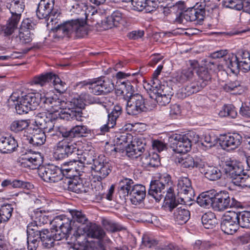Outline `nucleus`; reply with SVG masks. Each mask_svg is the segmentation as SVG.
<instances>
[{
    "label": "nucleus",
    "instance_id": "nucleus-19",
    "mask_svg": "<svg viewBox=\"0 0 250 250\" xmlns=\"http://www.w3.org/2000/svg\"><path fill=\"white\" fill-rule=\"evenodd\" d=\"M40 177L45 182L56 183L62 179L60 168L54 165L41 166L38 170Z\"/></svg>",
    "mask_w": 250,
    "mask_h": 250
},
{
    "label": "nucleus",
    "instance_id": "nucleus-31",
    "mask_svg": "<svg viewBox=\"0 0 250 250\" xmlns=\"http://www.w3.org/2000/svg\"><path fill=\"white\" fill-rule=\"evenodd\" d=\"M222 5L235 10H243L244 12L250 14V2H242V0H223Z\"/></svg>",
    "mask_w": 250,
    "mask_h": 250
},
{
    "label": "nucleus",
    "instance_id": "nucleus-35",
    "mask_svg": "<svg viewBox=\"0 0 250 250\" xmlns=\"http://www.w3.org/2000/svg\"><path fill=\"white\" fill-rule=\"evenodd\" d=\"M36 229H32L31 226H27V243L28 250H36L39 246L40 237L38 235Z\"/></svg>",
    "mask_w": 250,
    "mask_h": 250
},
{
    "label": "nucleus",
    "instance_id": "nucleus-52",
    "mask_svg": "<svg viewBox=\"0 0 250 250\" xmlns=\"http://www.w3.org/2000/svg\"><path fill=\"white\" fill-rule=\"evenodd\" d=\"M69 212L74 222H77L82 224H86V225L89 223L85 215L81 211L73 209L70 210Z\"/></svg>",
    "mask_w": 250,
    "mask_h": 250
},
{
    "label": "nucleus",
    "instance_id": "nucleus-4",
    "mask_svg": "<svg viewBox=\"0 0 250 250\" xmlns=\"http://www.w3.org/2000/svg\"><path fill=\"white\" fill-rule=\"evenodd\" d=\"M88 27L83 18L68 20L53 29L49 32V37L54 42H57L63 37L74 35L78 38H83L87 35Z\"/></svg>",
    "mask_w": 250,
    "mask_h": 250
},
{
    "label": "nucleus",
    "instance_id": "nucleus-3",
    "mask_svg": "<svg viewBox=\"0 0 250 250\" xmlns=\"http://www.w3.org/2000/svg\"><path fill=\"white\" fill-rule=\"evenodd\" d=\"M49 221L52 226L51 233L48 229L37 231L40 240L46 248L52 247L55 240L59 241L66 238L72 229V220L65 215L56 216Z\"/></svg>",
    "mask_w": 250,
    "mask_h": 250
},
{
    "label": "nucleus",
    "instance_id": "nucleus-18",
    "mask_svg": "<svg viewBox=\"0 0 250 250\" xmlns=\"http://www.w3.org/2000/svg\"><path fill=\"white\" fill-rule=\"evenodd\" d=\"M39 2L36 11L37 16L40 19H45L47 26H53L58 22V17L60 14L57 10L49 8L47 6Z\"/></svg>",
    "mask_w": 250,
    "mask_h": 250
},
{
    "label": "nucleus",
    "instance_id": "nucleus-63",
    "mask_svg": "<svg viewBox=\"0 0 250 250\" xmlns=\"http://www.w3.org/2000/svg\"><path fill=\"white\" fill-rule=\"evenodd\" d=\"M239 113L243 117L250 119V107L249 106L242 104L240 107Z\"/></svg>",
    "mask_w": 250,
    "mask_h": 250
},
{
    "label": "nucleus",
    "instance_id": "nucleus-23",
    "mask_svg": "<svg viewBox=\"0 0 250 250\" xmlns=\"http://www.w3.org/2000/svg\"><path fill=\"white\" fill-rule=\"evenodd\" d=\"M205 10L204 8L200 5L188 8L184 11L183 14L184 21H196L197 23L201 24L205 17Z\"/></svg>",
    "mask_w": 250,
    "mask_h": 250
},
{
    "label": "nucleus",
    "instance_id": "nucleus-38",
    "mask_svg": "<svg viewBox=\"0 0 250 250\" xmlns=\"http://www.w3.org/2000/svg\"><path fill=\"white\" fill-rule=\"evenodd\" d=\"M177 190L179 194L192 195L193 189L189 178L186 177H180L178 180Z\"/></svg>",
    "mask_w": 250,
    "mask_h": 250
},
{
    "label": "nucleus",
    "instance_id": "nucleus-24",
    "mask_svg": "<svg viewBox=\"0 0 250 250\" xmlns=\"http://www.w3.org/2000/svg\"><path fill=\"white\" fill-rule=\"evenodd\" d=\"M42 163V159L39 153H28L21 158V165L24 167L34 169L38 168Z\"/></svg>",
    "mask_w": 250,
    "mask_h": 250
},
{
    "label": "nucleus",
    "instance_id": "nucleus-2",
    "mask_svg": "<svg viewBox=\"0 0 250 250\" xmlns=\"http://www.w3.org/2000/svg\"><path fill=\"white\" fill-rule=\"evenodd\" d=\"M82 110L80 109L68 111H60V114L53 113H46L44 116H41L38 123L42 126L43 130L41 129L33 130L31 135H28V132L32 131L28 129L27 131L23 132V137L21 138L24 143H29L33 146H39L43 145L45 141L46 136L45 133H50V135H58V130L61 128L56 125V121L59 119L69 120H76L82 121Z\"/></svg>",
    "mask_w": 250,
    "mask_h": 250
},
{
    "label": "nucleus",
    "instance_id": "nucleus-5",
    "mask_svg": "<svg viewBox=\"0 0 250 250\" xmlns=\"http://www.w3.org/2000/svg\"><path fill=\"white\" fill-rule=\"evenodd\" d=\"M83 234L77 237L78 243L83 245L85 250H102L104 249L102 240L106 234L103 229L95 223H88L82 228ZM78 233L81 229H78Z\"/></svg>",
    "mask_w": 250,
    "mask_h": 250
},
{
    "label": "nucleus",
    "instance_id": "nucleus-21",
    "mask_svg": "<svg viewBox=\"0 0 250 250\" xmlns=\"http://www.w3.org/2000/svg\"><path fill=\"white\" fill-rule=\"evenodd\" d=\"M242 139L241 136L238 133H229L221 136L219 141L223 149L229 151L237 148L241 143Z\"/></svg>",
    "mask_w": 250,
    "mask_h": 250
},
{
    "label": "nucleus",
    "instance_id": "nucleus-8",
    "mask_svg": "<svg viewBox=\"0 0 250 250\" xmlns=\"http://www.w3.org/2000/svg\"><path fill=\"white\" fill-rule=\"evenodd\" d=\"M120 89H118L117 94H120L128 99L126 110L129 115H136L146 109L145 100L140 94H132V86L129 83L122 82Z\"/></svg>",
    "mask_w": 250,
    "mask_h": 250
},
{
    "label": "nucleus",
    "instance_id": "nucleus-54",
    "mask_svg": "<svg viewBox=\"0 0 250 250\" xmlns=\"http://www.w3.org/2000/svg\"><path fill=\"white\" fill-rule=\"evenodd\" d=\"M19 37L21 42L23 43H28L32 41V36L28 29L20 28Z\"/></svg>",
    "mask_w": 250,
    "mask_h": 250
},
{
    "label": "nucleus",
    "instance_id": "nucleus-13",
    "mask_svg": "<svg viewBox=\"0 0 250 250\" xmlns=\"http://www.w3.org/2000/svg\"><path fill=\"white\" fill-rule=\"evenodd\" d=\"M144 88L149 94L150 97L154 99L160 105H166L171 100V94L168 93L169 87L160 83V81H156L152 84H144Z\"/></svg>",
    "mask_w": 250,
    "mask_h": 250
},
{
    "label": "nucleus",
    "instance_id": "nucleus-50",
    "mask_svg": "<svg viewBox=\"0 0 250 250\" xmlns=\"http://www.w3.org/2000/svg\"><path fill=\"white\" fill-rule=\"evenodd\" d=\"M13 208L10 204L2 206L0 208V219L2 223L7 222L12 216Z\"/></svg>",
    "mask_w": 250,
    "mask_h": 250
},
{
    "label": "nucleus",
    "instance_id": "nucleus-30",
    "mask_svg": "<svg viewBox=\"0 0 250 250\" xmlns=\"http://www.w3.org/2000/svg\"><path fill=\"white\" fill-rule=\"evenodd\" d=\"M230 198L228 193L221 192L213 197V208L217 211H221L230 206Z\"/></svg>",
    "mask_w": 250,
    "mask_h": 250
},
{
    "label": "nucleus",
    "instance_id": "nucleus-55",
    "mask_svg": "<svg viewBox=\"0 0 250 250\" xmlns=\"http://www.w3.org/2000/svg\"><path fill=\"white\" fill-rule=\"evenodd\" d=\"M197 73L200 80L202 81V83L200 82L201 84L206 83L207 85L208 82L211 79L210 75L208 70L205 68L202 67L199 69L197 71Z\"/></svg>",
    "mask_w": 250,
    "mask_h": 250
},
{
    "label": "nucleus",
    "instance_id": "nucleus-58",
    "mask_svg": "<svg viewBox=\"0 0 250 250\" xmlns=\"http://www.w3.org/2000/svg\"><path fill=\"white\" fill-rule=\"evenodd\" d=\"M51 76L50 82H52L53 85L56 89L63 87L65 83L61 81L60 78L57 75L52 73H49Z\"/></svg>",
    "mask_w": 250,
    "mask_h": 250
},
{
    "label": "nucleus",
    "instance_id": "nucleus-36",
    "mask_svg": "<svg viewBox=\"0 0 250 250\" xmlns=\"http://www.w3.org/2000/svg\"><path fill=\"white\" fill-rule=\"evenodd\" d=\"M190 216L189 211L183 205L176 208L173 213L174 219L179 225L185 224L190 218Z\"/></svg>",
    "mask_w": 250,
    "mask_h": 250
},
{
    "label": "nucleus",
    "instance_id": "nucleus-32",
    "mask_svg": "<svg viewBox=\"0 0 250 250\" xmlns=\"http://www.w3.org/2000/svg\"><path fill=\"white\" fill-rule=\"evenodd\" d=\"M78 175L69 178L68 189L77 193L87 192L89 188L83 184V180L78 177Z\"/></svg>",
    "mask_w": 250,
    "mask_h": 250
},
{
    "label": "nucleus",
    "instance_id": "nucleus-62",
    "mask_svg": "<svg viewBox=\"0 0 250 250\" xmlns=\"http://www.w3.org/2000/svg\"><path fill=\"white\" fill-rule=\"evenodd\" d=\"M240 84L238 82H229L227 83H225L222 85L223 89L226 92H230L232 90H234Z\"/></svg>",
    "mask_w": 250,
    "mask_h": 250
},
{
    "label": "nucleus",
    "instance_id": "nucleus-60",
    "mask_svg": "<svg viewBox=\"0 0 250 250\" xmlns=\"http://www.w3.org/2000/svg\"><path fill=\"white\" fill-rule=\"evenodd\" d=\"M229 54H228L227 50H220L214 52L211 54V58L213 59H218L221 58H224V65L226 66V56L229 55Z\"/></svg>",
    "mask_w": 250,
    "mask_h": 250
},
{
    "label": "nucleus",
    "instance_id": "nucleus-7",
    "mask_svg": "<svg viewBox=\"0 0 250 250\" xmlns=\"http://www.w3.org/2000/svg\"><path fill=\"white\" fill-rule=\"evenodd\" d=\"M132 180L125 178L120 183L118 194L123 201H125L128 195L132 204L137 205L141 203L146 197V188L142 185L136 184L132 186Z\"/></svg>",
    "mask_w": 250,
    "mask_h": 250
},
{
    "label": "nucleus",
    "instance_id": "nucleus-49",
    "mask_svg": "<svg viewBox=\"0 0 250 250\" xmlns=\"http://www.w3.org/2000/svg\"><path fill=\"white\" fill-rule=\"evenodd\" d=\"M219 115L221 117H229L235 118L237 115V112L235 107L232 104H226L223 106L219 112Z\"/></svg>",
    "mask_w": 250,
    "mask_h": 250
},
{
    "label": "nucleus",
    "instance_id": "nucleus-44",
    "mask_svg": "<svg viewBox=\"0 0 250 250\" xmlns=\"http://www.w3.org/2000/svg\"><path fill=\"white\" fill-rule=\"evenodd\" d=\"M202 223L205 229H211L217 224V220L214 213L209 211L203 215Z\"/></svg>",
    "mask_w": 250,
    "mask_h": 250
},
{
    "label": "nucleus",
    "instance_id": "nucleus-39",
    "mask_svg": "<svg viewBox=\"0 0 250 250\" xmlns=\"http://www.w3.org/2000/svg\"><path fill=\"white\" fill-rule=\"evenodd\" d=\"M124 21V17L119 11H115L111 16H108L104 22V25L106 28H111L114 26H117L123 24Z\"/></svg>",
    "mask_w": 250,
    "mask_h": 250
},
{
    "label": "nucleus",
    "instance_id": "nucleus-48",
    "mask_svg": "<svg viewBox=\"0 0 250 250\" xmlns=\"http://www.w3.org/2000/svg\"><path fill=\"white\" fill-rule=\"evenodd\" d=\"M29 125V122L26 120H18L13 121L10 125V129L11 131L17 132H21V133L23 134V132Z\"/></svg>",
    "mask_w": 250,
    "mask_h": 250
},
{
    "label": "nucleus",
    "instance_id": "nucleus-37",
    "mask_svg": "<svg viewBox=\"0 0 250 250\" xmlns=\"http://www.w3.org/2000/svg\"><path fill=\"white\" fill-rule=\"evenodd\" d=\"M201 172L203 173L205 177L210 181H215L221 178L222 173L220 170L216 167L208 166L205 163L203 167H201Z\"/></svg>",
    "mask_w": 250,
    "mask_h": 250
},
{
    "label": "nucleus",
    "instance_id": "nucleus-28",
    "mask_svg": "<svg viewBox=\"0 0 250 250\" xmlns=\"http://www.w3.org/2000/svg\"><path fill=\"white\" fill-rule=\"evenodd\" d=\"M18 146V142L14 137L0 136V152L10 153L15 151Z\"/></svg>",
    "mask_w": 250,
    "mask_h": 250
},
{
    "label": "nucleus",
    "instance_id": "nucleus-40",
    "mask_svg": "<svg viewBox=\"0 0 250 250\" xmlns=\"http://www.w3.org/2000/svg\"><path fill=\"white\" fill-rule=\"evenodd\" d=\"M66 4L72 13L76 14L85 15V17L87 18L84 9L85 8V3L83 0H66Z\"/></svg>",
    "mask_w": 250,
    "mask_h": 250
},
{
    "label": "nucleus",
    "instance_id": "nucleus-14",
    "mask_svg": "<svg viewBox=\"0 0 250 250\" xmlns=\"http://www.w3.org/2000/svg\"><path fill=\"white\" fill-rule=\"evenodd\" d=\"M155 181L161 183V187L167 188V194L164 202V209L167 211H172L178 205L174 194L173 184L170 176L167 173L162 174L160 176L159 180Z\"/></svg>",
    "mask_w": 250,
    "mask_h": 250
},
{
    "label": "nucleus",
    "instance_id": "nucleus-26",
    "mask_svg": "<svg viewBox=\"0 0 250 250\" xmlns=\"http://www.w3.org/2000/svg\"><path fill=\"white\" fill-rule=\"evenodd\" d=\"M185 9V2L182 1H179L174 5L165 7L164 12L165 14L169 13L175 15V21L179 23H184L183 14Z\"/></svg>",
    "mask_w": 250,
    "mask_h": 250
},
{
    "label": "nucleus",
    "instance_id": "nucleus-61",
    "mask_svg": "<svg viewBox=\"0 0 250 250\" xmlns=\"http://www.w3.org/2000/svg\"><path fill=\"white\" fill-rule=\"evenodd\" d=\"M153 149L161 152L166 148V144L161 141L155 140L153 141L152 145Z\"/></svg>",
    "mask_w": 250,
    "mask_h": 250
},
{
    "label": "nucleus",
    "instance_id": "nucleus-6",
    "mask_svg": "<svg viewBox=\"0 0 250 250\" xmlns=\"http://www.w3.org/2000/svg\"><path fill=\"white\" fill-rule=\"evenodd\" d=\"M80 153V161L84 165L93 163L91 168L97 173L98 180L105 178L111 171V165L104 155H100L94 158V151L91 146L88 145V148L85 150L84 153H82L81 151Z\"/></svg>",
    "mask_w": 250,
    "mask_h": 250
},
{
    "label": "nucleus",
    "instance_id": "nucleus-45",
    "mask_svg": "<svg viewBox=\"0 0 250 250\" xmlns=\"http://www.w3.org/2000/svg\"><path fill=\"white\" fill-rule=\"evenodd\" d=\"M193 72L192 68L184 69L181 71H177L175 74L173 79L179 83H184L192 79Z\"/></svg>",
    "mask_w": 250,
    "mask_h": 250
},
{
    "label": "nucleus",
    "instance_id": "nucleus-17",
    "mask_svg": "<svg viewBox=\"0 0 250 250\" xmlns=\"http://www.w3.org/2000/svg\"><path fill=\"white\" fill-rule=\"evenodd\" d=\"M237 212L232 211L226 212L222 217L221 229L227 234L232 235L239 229V221Z\"/></svg>",
    "mask_w": 250,
    "mask_h": 250
},
{
    "label": "nucleus",
    "instance_id": "nucleus-34",
    "mask_svg": "<svg viewBox=\"0 0 250 250\" xmlns=\"http://www.w3.org/2000/svg\"><path fill=\"white\" fill-rule=\"evenodd\" d=\"M177 162L181 166L186 168L196 167L200 168L205 165V162L198 158L194 159L190 155H186L178 158Z\"/></svg>",
    "mask_w": 250,
    "mask_h": 250
},
{
    "label": "nucleus",
    "instance_id": "nucleus-42",
    "mask_svg": "<svg viewBox=\"0 0 250 250\" xmlns=\"http://www.w3.org/2000/svg\"><path fill=\"white\" fill-rule=\"evenodd\" d=\"M51 76L50 73H46L34 76L29 83L30 85L43 87L50 83Z\"/></svg>",
    "mask_w": 250,
    "mask_h": 250
},
{
    "label": "nucleus",
    "instance_id": "nucleus-53",
    "mask_svg": "<svg viewBox=\"0 0 250 250\" xmlns=\"http://www.w3.org/2000/svg\"><path fill=\"white\" fill-rule=\"evenodd\" d=\"M218 142V140L215 136H211L210 135L206 134L202 142V145L205 146L206 149H208L215 146Z\"/></svg>",
    "mask_w": 250,
    "mask_h": 250
},
{
    "label": "nucleus",
    "instance_id": "nucleus-12",
    "mask_svg": "<svg viewBox=\"0 0 250 250\" xmlns=\"http://www.w3.org/2000/svg\"><path fill=\"white\" fill-rule=\"evenodd\" d=\"M226 66L235 73L239 69L247 72L250 69V53L243 50H239L236 54L230 53L226 56Z\"/></svg>",
    "mask_w": 250,
    "mask_h": 250
},
{
    "label": "nucleus",
    "instance_id": "nucleus-51",
    "mask_svg": "<svg viewBox=\"0 0 250 250\" xmlns=\"http://www.w3.org/2000/svg\"><path fill=\"white\" fill-rule=\"evenodd\" d=\"M239 226L242 228L250 227V211H244L237 212Z\"/></svg>",
    "mask_w": 250,
    "mask_h": 250
},
{
    "label": "nucleus",
    "instance_id": "nucleus-9",
    "mask_svg": "<svg viewBox=\"0 0 250 250\" xmlns=\"http://www.w3.org/2000/svg\"><path fill=\"white\" fill-rule=\"evenodd\" d=\"M88 148V144L81 141L69 142L68 138L59 142L55 146L53 150L54 157L56 159H62L68 157L70 154L77 155L80 161V151L84 153L85 150Z\"/></svg>",
    "mask_w": 250,
    "mask_h": 250
},
{
    "label": "nucleus",
    "instance_id": "nucleus-10",
    "mask_svg": "<svg viewBox=\"0 0 250 250\" xmlns=\"http://www.w3.org/2000/svg\"><path fill=\"white\" fill-rule=\"evenodd\" d=\"M138 143V141H132L131 144L128 145L126 149L128 156L134 158L140 157L141 164L145 168L158 166L160 164L159 155L157 153L150 155L147 152L143 154L145 150V144L141 143L140 145H137Z\"/></svg>",
    "mask_w": 250,
    "mask_h": 250
},
{
    "label": "nucleus",
    "instance_id": "nucleus-56",
    "mask_svg": "<svg viewBox=\"0 0 250 250\" xmlns=\"http://www.w3.org/2000/svg\"><path fill=\"white\" fill-rule=\"evenodd\" d=\"M135 73H132L130 74L129 73H126L123 72H118L116 74V77L118 79L117 84V85H116V88H115L116 90V92L117 94L118 91H119V90H118V89H120V87L121 86L122 82H124L125 83H129L130 84V83L129 82H126L125 81L123 80L124 79L130 76V75H135Z\"/></svg>",
    "mask_w": 250,
    "mask_h": 250
},
{
    "label": "nucleus",
    "instance_id": "nucleus-47",
    "mask_svg": "<svg viewBox=\"0 0 250 250\" xmlns=\"http://www.w3.org/2000/svg\"><path fill=\"white\" fill-rule=\"evenodd\" d=\"M205 85H206V83H204L203 84H201L200 82H192L189 85H188L184 88H182V92L184 93L185 96L186 97L198 92Z\"/></svg>",
    "mask_w": 250,
    "mask_h": 250
},
{
    "label": "nucleus",
    "instance_id": "nucleus-27",
    "mask_svg": "<svg viewBox=\"0 0 250 250\" xmlns=\"http://www.w3.org/2000/svg\"><path fill=\"white\" fill-rule=\"evenodd\" d=\"M61 128L58 131L64 138H74L84 136L88 133L89 130L85 125H76L69 130H65L63 127L59 126Z\"/></svg>",
    "mask_w": 250,
    "mask_h": 250
},
{
    "label": "nucleus",
    "instance_id": "nucleus-11",
    "mask_svg": "<svg viewBox=\"0 0 250 250\" xmlns=\"http://www.w3.org/2000/svg\"><path fill=\"white\" fill-rule=\"evenodd\" d=\"M223 168L224 171L232 179L235 185L250 188V176L245 171L241 163L234 161H228Z\"/></svg>",
    "mask_w": 250,
    "mask_h": 250
},
{
    "label": "nucleus",
    "instance_id": "nucleus-22",
    "mask_svg": "<svg viewBox=\"0 0 250 250\" xmlns=\"http://www.w3.org/2000/svg\"><path fill=\"white\" fill-rule=\"evenodd\" d=\"M124 2L131 1L133 10L142 11L145 10L147 13L150 12L159 7V4L163 0H122Z\"/></svg>",
    "mask_w": 250,
    "mask_h": 250
},
{
    "label": "nucleus",
    "instance_id": "nucleus-43",
    "mask_svg": "<svg viewBox=\"0 0 250 250\" xmlns=\"http://www.w3.org/2000/svg\"><path fill=\"white\" fill-rule=\"evenodd\" d=\"M20 20L17 17L13 18L10 17L7 23L1 27V31L4 36H9L11 35L14 31L17 28L18 25Z\"/></svg>",
    "mask_w": 250,
    "mask_h": 250
},
{
    "label": "nucleus",
    "instance_id": "nucleus-20",
    "mask_svg": "<svg viewBox=\"0 0 250 250\" xmlns=\"http://www.w3.org/2000/svg\"><path fill=\"white\" fill-rule=\"evenodd\" d=\"M83 167L84 164L78 160L77 156L76 158L62 163L60 169L62 176H65L67 178H71L77 175H80Z\"/></svg>",
    "mask_w": 250,
    "mask_h": 250
},
{
    "label": "nucleus",
    "instance_id": "nucleus-25",
    "mask_svg": "<svg viewBox=\"0 0 250 250\" xmlns=\"http://www.w3.org/2000/svg\"><path fill=\"white\" fill-rule=\"evenodd\" d=\"M122 113V107L119 105H115L111 112L108 114V120L106 124L102 125L100 129V134H104L108 131L110 128H113L116 124L117 119Z\"/></svg>",
    "mask_w": 250,
    "mask_h": 250
},
{
    "label": "nucleus",
    "instance_id": "nucleus-29",
    "mask_svg": "<svg viewBox=\"0 0 250 250\" xmlns=\"http://www.w3.org/2000/svg\"><path fill=\"white\" fill-rule=\"evenodd\" d=\"M6 7L11 14V17L15 18L16 16L20 20L21 13L24 8L23 0H7Z\"/></svg>",
    "mask_w": 250,
    "mask_h": 250
},
{
    "label": "nucleus",
    "instance_id": "nucleus-46",
    "mask_svg": "<svg viewBox=\"0 0 250 250\" xmlns=\"http://www.w3.org/2000/svg\"><path fill=\"white\" fill-rule=\"evenodd\" d=\"M197 203L201 207L208 208L213 207V197L209 195V192H203L200 194L197 198Z\"/></svg>",
    "mask_w": 250,
    "mask_h": 250
},
{
    "label": "nucleus",
    "instance_id": "nucleus-16",
    "mask_svg": "<svg viewBox=\"0 0 250 250\" xmlns=\"http://www.w3.org/2000/svg\"><path fill=\"white\" fill-rule=\"evenodd\" d=\"M191 133L186 134H174L170 138L172 144L171 147L176 153H186L189 151L191 147Z\"/></svg>",
    "mask_w": 250,
    "mask_h": 250
},
{
    "label": "nucleus",
    "instance_id": "nucleus-15",
    "mask_svg": "<svg viewBox=\"0 0 250 250\" xmlns=\"http://www.w3.org/2000/svg\"><path fill=\"white\" fill-rule=\"evenodd\" d=\"M86 86L90 92L96 95L109 93L114 89V84L110 80L105 77L89 79L81 83Z\"/></svg>",
    "mask_w": 250,
    "mask_h": 250
},
{
    "label": "nucleus",
    "instance_id": "nucleus-64",
    "mask_svg": "<svg viewBox=\"0 0 250 250\" xmlns=\"http://www.w3.org/2000/svg\"><path fill=\"white\" fill-rule=\"evenodd\" d=\"M144 35V32L142 30H135L130 32L128 34V37L130 39L137 40L142 38Z\"/></svg>",
    "mask_w": 250,
    "mask_h": 250
},
{
    "label": "nucleus",
    "instance_id": "nucleus-59",
    "mask_svg": "<svg viewBox=\"0 0 250 250\" xmlns=\"http://www.w3.org/2000/svg\"><path fill=\"white\" fill-rule=\"evenodd\" d=\"M142 243L146 247L151 248L155 247L157 242L153 238L149 237L146 235H144L142 238Z\"/></svg>",
    "mask_w": 250,
    "mask_h": 250
},
{
    "label": "nucleus",
    "instance_id": "nucleus-57",
    "mask_svg": "<svg viewBox=\"0 0 250 250\" xmlns=\"http://www.w3.org/2000/svg\"><path fill=\"white\" fill-rule=\"evenodd\" d=\"M32 185L29 182H26L20 180H15L12 182L11 187L14 188H22L29 189Z\"/></svg>",
    "mask_w": 250,
    "mask_h": 250
},
{
    "label": "nucleus",
    "instance_id": "nucleus-1",
    "mask_svg": "<svg viewBox=\"0 0 250 250\" xmlns=\"http://www.w3.org/2000/svg\"><path fill=\"white\" fill-rule=\"evenodd\" d=\"M89 98L88 94L82 93L67 101L64 97H58L51 91H47L42 89L38 92L28 93L17 91L12 94L10 99L17 102L15 109L19 114L35 110L41 103L48 111L47 113L60 114L61 110H82L88 103Z\"/></svg>",
    "mask_w": 250,
    "mask_h": 250
},
{
    "label": "nucleus",
    "instance_id": "nucleus-41",
    "mask_svg": "<svg viewBox=\"0 0 250 250\" xmlns=\"http://www.w3.org/2000/svg\"><path fill=\"white\" fill-rule=\"evenodd\" d=\"M161 183L155 181H152L150 184L148 194L153 197L157 202H159L164 197L163 190L165 189L161 187Z\"/></svg>",
    "mask_w": 250,
    "mask_h": 250
},
{
    "label": "nucleus",
    "instance_id": "nucleus-33",
    "mask_svg": "<svg viewBox=\"0 0 250 250\" xmlns=\"http://www.w3.org/2000/svg\"><path fill=\"white\" fill-rule=\"evenodd\" d=\"M30 216L33 222L30 223L27 226H31L32 229H36L37 231L38 229V226L42 224H46L48 218L42 210L40 208H37L31 213Z\"/></svg>",
    "mask_w": 250,
    "mask_h": 250
}]
</instances>
